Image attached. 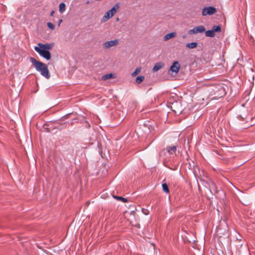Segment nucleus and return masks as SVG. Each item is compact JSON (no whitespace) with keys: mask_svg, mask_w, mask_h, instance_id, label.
<instances>
[{"mask_svg":"<svg viewBox=\"0 0 255 255\" xmlns=\"http://www.w3.org/2000/svg\"><path fill=\"white\" fill-rule=\"evenodd\" d=\"M205 35L207 37H213L215 35V33H214V31H213L212 29L208 30L207 31L205 30Z\"/></svg>","mask_w":255,"mask_h":255,"instance_id":"obj_15","label":"nucleus"},{"mask_svg":"<svg viewBox=\"0 0 255 255\" xmlns=\"http://www.w3.org/2000/svg\"><path fill=\"white\" fill-rule=\"evenodd\" d=\"M118 44L119 40L118 39H115L104 42L103 43V46L105 49H109L112 47L117 45Z\"/></svg>","mask_w":255,"mask_h":255,"instance_id":"obj_6","label":"nucleus"},{"mask_svg":"<svg viewBox=\"0 0 255 255\" xmlns=\"http://www.w3.org/2000/svg\"><path fill=\"white\" fill-rule=\"evenodd\" d=\"M177 145L168 146L166 147L167 151L170 154H172V153H175L177 150Z\"/></svg>","mask_w":255,"mask_h":255,"instance_id":"obj_12","label":"nucleus"},{"mask_svg":"<svg viewBox=\"0 0 255 255\" xmlns=\"http://www.w3.org/2000/svg\"><path fill=\"white\" fill-rule=\"evenodd\" d=\"M144 76L140 75L138 76L136 78L135 82L137 84H140L144 80Z\"/></svg>","mask_w":255,"mask_h":255,"instance_id":"obj_17","label":"nucleus"},{"mask_svg":"<svg viewBox=\"0 0 255 255\" xmlns=\"http://www.w3.org/2000/svg\"><path fill=\"white\" fill-rule=\"evenodd\" d=\"M34 50L42 57L48 60L51 59V56L50 52L39 46H35Z\"/></svg>","mask_w":255,"mask_h":255,"instance_id":"obj_3","label":"nucleus"},{"mask_svg":"<svg viewBox=\"0 0 255 255\" xmlns=\"http://www.w3.org/2000/svg\"><path fill=\"white\" fill-rule=\"evenodd\" d=\"M114 197L119 201H121L123 202L127 203L128 202V199L126 198L122 197L121 196H114Z\"/></svg>","mask_w":255,"mask_h":255,"instance_id":"obj_21","label":"nucleus"},{"mask_svg":"<svg viewBox=\"0 0 255 255\" xmlns=\"http://www.w3.org/2000/svg\"><path fill=\"white\" fill-rule=\"evenodd\" d=\"M217 11V9L212 6H206L203 8L202 10V15L203 16L207 15H212L215 13Z\"/></svg>","mask_w":255,"mask_h":255,"instance_id":"obj_4","label":"nucleus"},{"mask_svg":"<svg viewBox=\"0 0 255 255\" xmlns=\"http://www.w3.org/2000/svg\"><path fill=\"white\" fill-rule=\"evenodd\" d=\"M89 3H90L89 1V0H88V1H86V4H89Z\"/></svg>","mask_w":255,"mask_h":255,"instance_id":"obj_30","label":"nucleus"},{"mask_svg":"<svg viewBox=\"0 0 255 255\" xmlns=\"http://www.w3.org/2000/svg\"><path fill=\"white\" fill-rule=\"evenodd\" d=\"M212 30L214 31V33L220 32L221 31V27L220 25H214L212 27Z\"/></svg>","mask_w":255,"mask_h":255,"instance_id":"obj_16","label":"nucleus"},{"mask_svg":"<svg viewBox=\"0 0 255 255\" xmlns=\"http://www.w3.org/2000/svg\"><path fill=\"white\" fill-rule=\"evenodd\" d=\"M162 190L165 193H168L169 192V189L168 188V186L166 183H162Z\"/></svg>","mask_w":255,"mask_h":255,"instance_id":"obj_18","label":"nucleus"},{"mask_svg":"<svg viewBox=\"0 0 255 255\" xmlns=\"http://www.w3.org/2000/svg\"><path fill=\"white\" fill-rule=\"evenodd\" d=\"M126 212H127L126 211H125V212H124V214H125H125L126 213Z\"/></svg>","mask_w":255,"mask_h":255,"instance_id":"obj_32","label":"nucleus"},{"mask_svg":"<svg viewBox=\"0 0 255 255\" xmlns=\"http://www.w3.org/2000/svg\"><path fill=\"white\" fill-rule=\"evenodd\" d=\"M142 212L143 213L145 214V215H148L149 214V211L147 210H144V209H142Z\"/></svg>","mask_w":255,"mask_h":255,"instance_id":"obj_25","label":"nucleus"},{"mask_svg":"<svg viewBox=\"0 0 255 255\" xmlns=\"http://www.w3.org/2000/svg\"><path fill=\"white\" fill-rule=\"evenodd\" d=\"M131 104L133 105V108H135L136 107V103L133 102Z\"/></svg>","mask_w":255,"mask_h":255,"instance_id":"obj_28","label":"nucleus"},{"mask_svg":"<svg viewBox=\"0 0 255 255\" xmlns=\"http://www.w3.org/2000/svg\"><path fill=\"white\" fill-rule=\"evenodd\" d=\"M47 26L50 29L52 30H53L55 28V25L50 22L47 23Z\"/></svg>","mask_w":255,"mask_h":255,"instance_id":"obj_24","label":"nucleus"},{"mask_svg":"<svg viewBox=\"0 0 255 255\" xmlns=\"http://www.w3.org/2000/svg\"><path fill=\"white\" fill-rule=\"evenodd\" d=\"M116 76L115 74L113 73H109L102 76V80H106L110 79L115 78Z\"/></svg>","mask_w":255,"mask_h":255,"instance_id":"obj_13","label":"nucleus"},{"mask_svg":"<svg viewBox=\"0 0 255 255\" xmlns=\"http://www.w3.org/2000/svg\"><path fill=\"white\" fill-rule=\"evenodd\" d=\"M205 27L203 25H199L194 27L193 29L189 30L188 34H196L199 33H203L205 31Z\"/></svg>","mask_w":255,"mask_h":255,"instance_id":"obj_5","label":"nucleus"},{"mask_svg":"<svg viewBox=\"0 0 255 255\" xmlns=\"http://www.w3.org/2000/svg\"><path fill=\"white\" fill-rule=\"evenodd\" d=\"M66 9V5L63 2L59 4V11L60 13H62L64 11H65Z\"/></svg>","mask_w":255,"mask_h":255,"instance_id":"obj_20","label":"nucleus"},{"mask_svg":"<svg viewBox=\"0 0 255 255\" xmlns=\"http://www.w3.org/2000/svg\"><path fill=\"white\" fill-rule=\"evenodd\" d=\"M119 7V4H115L111 9L106 12L103 17L102 21L105 22L111 18L117 11Z\"/></svg>","mask_w":255,"mask_h":255,"instance_id":"obj_2","label":"nucleus"},{"mask_svg":"<svg viewBox=\"0 0 255 255\" xmlns=\"http://www.w3.org/2000/svg\"><path fill=\"white\" fill-rule=\"evenodd\" d=\"M66 127V123L61 124L60 127H55L54 128L59 129L61 130L62 129L65 128Z\"/></svg>","mask_w":255,"mask_h":255,"instance_id":"obj_23","label":"nucleus"},{"mask_svg":"<svg viewBox=\"0 0 255 255\" xmlns=\"http://www.w3.org/2000/svg\"><path fill=\"white\" fill-rule=\"evenodd\" d=\"M164 64L161 62H158L155 64L153 68H152V71L153 72H156L160 69L163 66Z\"/></svg>","mask_w":255,"mask_h":255,"instance_id":"obj_11","label":"nucleus"},{"mask_svg":"<svg viewBox=\"0 0 255 255\" xmlns=\"http://www.w3.org/2000/svg\"><path fill=\"white\" fill-rule=\"evenodd\" d=\"M131 136L133 139L132 141L130 143V144L132 145H136L138 143V136L137 134L133 133Z\"/></svg>","mask_w":255,"mask_h":255,"instance_id":"obj_10","label":"nucleus"},{"mask_svg":"<svg viewBox=\"0 0 255 255\" xmlns=\"http://www.w3.org/2000/svg\"><path fill=\"white\" fill-rule=\"evenodd\" d=\"M38 46L40 47L41 48H43L46 50L49 51L53 48L54 46L53 43H46L43 44L41 43H38Z\"/></svg>","mask_w":255,"mask_h":255,"instance_id":"obj_8","label":"nucleus"},{"mask_svg":"<svg viewBox=\"0 0 255 255\" xmlns=\"http://www.w3.org/2000/svg\"><path fill=\"white\" fill-rule=\"evenodd\" d=\"M141 71V68L138 67L136 68L135 71L131 74L132 76H135V75H137L138 73H139Z\"/></svg>","mask_w":255,"mask_h":255,"instance_id":"obj_22","label":"nucleus"},{"mask_svg":"<svg viewBox=\"0 0 255 255\" xmlns=\"http://www.w3.org/2000/svg\"><path fill=\"white\" fill-rule=\"evenodd\" d=\"M180 68V65L178 61H174L170 67V70L175 73H177Z\"/></svg>","mask_w":255,"mask_h":255,"instance_id":"obj_7","label":"nucleus"},{"mask_svg":"<svg viewBox=\"0 0 255 255\" xmlns=\"http://www.w3.org/2000/svg\"><path fill=\"white\" fill-rule=\"evenodd\" d=\"M71 114H67L65 116H64L63 118L66 119H67L69 117V116Z\"/></svg>","mask_w":255,"mask_h":255,"instance_id":"obj_26","label":"nucleus"},{"mask_svg":"<svg viewBox=\"0 0 255 255\" xmlns=\"http://www.w3.org/2000/svg\"><path fill=\"white\" fill-rule=\"evenodd\" d=\"M198 45V43L197 42H192L191 43H187L186 45V47L189 49H193L196 48Z\"/></svg>","mask_w":255,"mask_h":255,"instance_id":"obj_14","label":"nucleus"},{"mask_svg":"<svg viewBox=\"0 0 255 255\" xmlns=\"http://www.w3.org/2000/svg\"><path fill=\"white\" fill-rule=\"evenodd\" d=\"M128 209L130 210V214L134 215L136 210L135 206L134 204H131L128 206Z\"/></svg>","mask_w":255,"mask_h":255,"instance_id":"obj_19","label":"nucleus"},{"mask_svg":"<svg viewBox=\"0 0 255 255\" xmlns=\"http://www.w3.org/2000/svg\"><path fill=\"white\" fill-rule=\"evenodd\" d=\"M54 13H55L54 10H52V11H51V13H50V16H53V15H54Z\"/></svg>","mask_w":255,"mask_h":255,"instance_id":"obj_27","label":"nucleus"},{"mask_svg":"<svg viewBox=\"0 0 255 255\" xmlns=\"http://www.w3.org/2000/svg\"><path fill=\"white\" fill-rule=\"evenodd\" d=\"M62 19H60L59 21V23H58V25H60V23L62 22Z\"/></svg>","mask_w":255,"mask_h":255,"instance_id":"obj_29","label":"nucleus"},{"mask_svg":"<svg viewBox=\"0 0 255 255\" xmlns=\"http://www.w3.org/2000/svg\"><path fill=\"white\" fill-rule=\"evenodd\" d=\"M29 60L35 69L39 72L42 76L47 79L50 78V74L46 64L36 60L33 57H30Z\"/></svg>","mask_w":255,"mask_h":255,"instance_id":"obj_1","label":"nucleus"},{"mask_svg":"<svg viewBox=\"0 0 255 255\" xmlns=\"http://www.w3.org/2000/svg\"><path fill=\"white\" fill-rule=\"evenodd\" d=\"M73 125V122H71L70 124V125Z\"/></svg>","mask_w":255,"mask_h":255,"instance_id":"obj_31","label":"nucleus"},{"mask_svg":"<svg viewBox=\"0 0 255 255\" xmlns=\"http://www.w3.org/2000/svg\"><path fill=\"white\" fill-rule=\"evenodd\" d=\"M176 35V34L174 32L168 33L164 36L163 39L164 41H167L173 37H175Z\"/></svg>","mask_w":255,"mask_h":255,"instance_id":"obj_9","label":"nucleus"}]
</instances>
